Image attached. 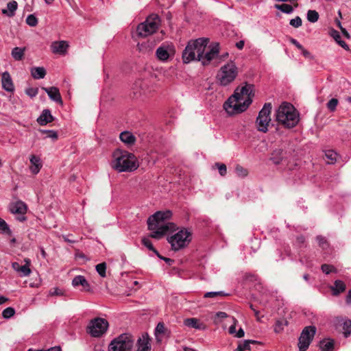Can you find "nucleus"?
Instances as JSON below:
<instances>
[{
    "mask_svg": "<svg viewBox=\"0 0 351 351\" xmlns=\"http://www.w3.org/2000/svg\"><path fill=\"white\" fill-rule=\"evenodd\" d=\"M18 3L16 1H11L7 4V9L2 10V14L12 17L15 15V12L17 10Z\"/></svg>",
    "mask_w": 351,
    "mask_h": 351,
    "instance_id": "a878e982",
    "label": "nucleus"
},
{
    "mask_svg": "<svg viewBox=\"0 0 351 351\" xmlns=\"http://www.w3.org/2000/svg\"><path fill=\"white\" fill-rule=\"evenodd\" d=\"M346 288V284L341 280H337L334 282V285L330 287V289L333 295H338L341 293L345 291Z\"/></svg>",
    "mask_w": 351,
    "mask_h": 351,
    "instance_id": "393cba45",
    "label": "nucleus"
},
{
    "mask_svg": "<svg viewBox=\"0 0 351 351\" xmlns=\"http://www.w3.org/2000/svg\"><path fill=\"white\" fill-rule=\"evenodd\" d=\"M72 285L75 287L80 285L82 286L84 290L88 291L90 289V285L84 276L78 275L75 276L72 280Z\"/></svg>",
    "mask_w": 351,
    "mask_h": 351,
    "instance_id": "b1692460",
    "label": "nucleus"
},
{
    "mask_svg": "<svg viewBox=\"0 0 351 351\" xmlns=\"http://www.w3.org/2000/svg\"><path fill=\"white\" fill-rule=\"evenodd\" d=\"M307 20L311 23H315L319 19V14L315 10H308L307 12Z\"/></svg>",
    "mask_w": 351,
    "mask_h": 351,
    "instance_id": "f704fd0d",
    "label": "nucleus"
},
{
    "mask_svg": "<svg viewBox=\"0 0 351 351\" xmlns=\"http://www.w3.org/2000/svg\"><path fill=\"white\" fill-rule=\"evenodd\" d=\"M134 338L129 333H123L114 339L108 346V351H130Z\"/></svg>",
    "mask_w": 351,
    "mask_h": 351,
    "instance_id": "0eeeda50",
    "label": "nucleus"
},
{
    "mask_svg": "<svg viewBox=\"0 0 351 351\" xmlns=\"http://www.w3.org/2000/svg\"><path fill=\"white\" fill-rule=\"evenodd\" d=\"M150 339L147 334L143 335L137 341V350L136 351H150Z\"/></svg>",
    "mask_w": 351,
    "mask_h": 351,
    "instance_id": "a211bd4d",
    "label": "nucleus"
},
{
    "mask_svg": "<svg viewBox=\"0 0 351 351\" xmlns=\"http://www.w3.org/2000/svg\"><path fill=\"white\" fill-rule=\"evenodd\" d=\"M254 85L245 83V86L238 87L233 95L224 103L223 108L229 115L241 113L251 104L254 96Z\"/></svg>",
    "mask_w": 351,
    "mask_h": 351,
    "instance_id": "f03ea898",
    "label": "nucleus"
},
{
    "mask_svg": "<svg viewBox=\"0 0 351 351\" xmlns=\"http://www.w3.org/2000/svg\"><path fill=\"white\" fill-rule=\"evenodd\" d=\"M227 295H228V294L222 291H209V292H206L204 293V298H216L218 297H224V296H227Z\"/></svg>",
    "mask_w": 351,
    "mask_h": 351,
    "instance_id": "72a5a7b5",
    "label": "nucleus"
},
{
    "mask_svg": "<svg viewBox=\"0 0 351 351\" xmlns=\"http://www.w3.org/2000/svg\"><path fill=\"white\" fill-rule=\"evenodd\" d=\"M15 313V310L12 307H7L2 312V316L5 319H9L12 317Z\"/></svg>",
    "mask_w": 351,
    "mask_h": 351,
    "instance_id": "4c0bfd02",
    "label": "nucleus"
},
{
    "mask_svg": "<svg viewBox=\"0 0 351 351\" xmlns=\"http://www.w3.org/2000/svg\"><path fill=\"white\" fill-rule=\"evenodd\" d=\"M322 271L325 273L326 274H329L331 272H336L337 269L333 265H328V264H323L321 266Z\"/></svg>",
    "mask_w": 351,
    "mask_h": 351,
    "instance_id": "ea45409f",
    "label": "nucleus"
},
{
    "mask_svg": "<svg viewBox=\"0 0 351 351\" xmlns=\"http://www.w3.org/2000/svg\"><path fill=\"white\" fill-rule=\"evenodd\" d=\"M112 167L118 172H132L139 166L136 157L125 150L117 149L112 154Z\"/></svg>",
    "mask_w": 351,
    "mask_h": 351,
    "instance_id": "20e7f679",
    "label": "nucleus"
},
{
    "mask_svg": "<svg viewBox=\"0 0 351 351\" xmlns=\"http://www.w3.org/2000/svg\"><path fill=\"white\" fill-rule=\"evenodd\" d=\"M50 295H62V291L60 289H58V288H55L53 291L50 292Z\"/></svg>",
    "mask_w": 351,
    "mask_h": 351,
    "instance_id": "680f3d73",
    "label": "nucleus"
},
{
    "mask_svg": "<svg viewBox=\"0 0 351 351\" xmlns=\"http://www.w3.org/2000/svg\"><path fill=\"white\" fill-rule=\"evenodd\" d=\"M132 90L135 98H141L147 93V84L143 80H137L134 84Z\"/></svg>",
    "mask_w": 351,
    "mask_h": 351,
    "instance_id": "2eb2a0df",
    "label": "nucleus"
},
{
    "mask_svg": "<svg viewBox=\"0 0 351 351\" xmlns=\"http://www.w3.org/2000/svg\"><path fill=\"white\" fill-rule=\"evenodd\" d=\"M25 51V48L16 47L12 49L11 55L15 60L19 61L23 58Z\"/></svg>",
    "mask_w": 351,
    "mask_h": 351,
    "instance_id": "c756f323",
    "label": "nucleus"
},
{
    "mask_svg": "<svg viewBox=\"0 0 351 351\" xmlns=\"http://www.w3.org/2000/svg\"><path fill=\"white\" fill-rule=\"evenodd\" d=\"M305 242V238L304 236L302 235H300V236H298L296 239V243L298 245H301L302 244H303Z\"/></svg>",
    "mask_w": 351,
    "mask_h": 351,
    "instance_id": "13d9d810",
    "label": "nucleus"
},
{
    "mask_svg": "<svg viewBox=\"0 0 351 351\" xmlns=\"http://www.w3.org/2000/svg\"><path fill=\"white\" fill-rule=\"evenodd\" d=\"M238 68L234 62H230L222 66L216 75L217 82L221 86L232 83L238 75Z\"/></svg>",
    "mask_w": 351,
    "mask_h": 351,
    "instance_id": "423d86ee",
    "label": "nucleus"
},
{
    "mask_svg": "<svg viewBox=\"0 0 351 351\" xmlns=\"http://www.w3.org/2000/svg\"><path fill=\"white\" fill-rule=\"evenodd\" d=\"M38 90L36 88H29L25 90L26 94L30 97H34L38 94Z\"/></svg>",
    "mask_w": 351,
    "mask_h": 351,
    "instance_id": "de8ad7c7",
    "label": "nucleus"
},
{
    "mask_svg": "<svg viewBox=\"0 0 351 351\" xmlns=\"http://www.w3.org/2000/svg\"><path fill=\"white\" fill-rule=\"evenodd\" d=\"M245 335L244 330L243 328H240L239 330L236 332L235 337L237 338L243 337Z\"/></svg>",
    "mask_w": 351,
    "mask_h": 351,
    "instance_id": "0e129e2a",
    "label": "nucleus"
},
{
    "mask_svg": "<svg viewBox=\"0 0 351 351\" xmlns=\"http://www.w3.org/2000/svg\"><path fill=\"white\" fill-rule=\"evenodd\" d=\"M160 19L157 15L153 14L147 18L146 21L140 23L136 28L138 36L147 37L154 32L158 28Z\"/></svg>",
    "mask_w": 351,
    "mask_h": 351,
    "instance_id": "9d476101",
    "label": "nucleus"
},
{
    "mask_svg": "<svg viewBox=\"0 0 351 351\" xmlns=\"http://www.w3.org/2000/svg\"><path fill=\"white\" fill-rule=\"evenodd\" d=\"M316 240L318 242L319 246H321L322 248H324V245H326V240L324 237L322 236H317L316 237Z\"/></svg>",
    "mask_w": 351,
    "mask_h": 351,
    "instance_id": "864d4df0",
    "label": "nucleus"
},
{
    "mask_svg": "<svg viewBox=\"0 0 351 351\" xmlns=\"http://www.w3.org/2000/svg\"><path fill=\"white\" fill-rule=\"evenodd\" d=\"M331 36L335 39V40L337 43V40H341V36L338 31L333 29L331 32Z\"/></svg>",
    "mask_w": 351,
    "mask_h": 351,
    "instance_id": "4d7b16f0",
    "label": "nucleus"
},
{
    "mask_svg": "<svg viewBox=\"0 0 351 351\" xmlns=\"http://www.w3.org/2000/svg\"><path fill=\"white\" fill-rule=\"evenodd\" d=\"M327 159L329 160L328 163H334L337 160V154L332 150H328L325 153Z\"/></svg>",
    "mask_w": 351,
    "mask_h": 351,
    "instance_id": "e433bc0d",
    "label": "nucleus"
},
{
    "mask_svg": "<svg viewBox=\"0 0 351 351\" xmlns=\"http://www.w3.org/2000/svg\"><path fill=\"white\" fill-rule=\"evenodd\" d=\"M289 41L295 45L299 50H301L304 47L295 38H290Z\"/></svg>",
    "mask_w": 351,
    "mask_h": 351,
    "instance_id": "5fc2aeb1",
    "label": "nucleus"
},
{
    "mask_svg": "<svg viewBox=\"0 0 351 351\" xmlns=\"http://www.w3.org/2000/svg\"><path fill=\"white\" fill-rule=\"evenodd\" d=\"M258 343V341L255 340H245L243 343L238 345L236 351L250 350V344H257Z\"/></svg>",
    "mask_w": 351,
    "mask_h": 351,
    "instance_id": "7c9ffc66",
    "label": "nucleus"
},
{
    "mask_svg": "<svg viewBox=\"0 0 351 351\" xmlns=\"http://www.w3.org/2000/svg\"><path fill=\"white\" fill-rule=\"evenodd\" d=\"M43 90L48 95L49 97L53 101L62 104V99L59 91V89L55 86L43 87Z\"/></svg>",
    "mask_w": 351,
    "mask_h": 351,
    "instance_id": "dca6fc26",
    "label": "nucleus"
},
{
    "mask_svg": "<svg viewBox=\"0 0 351 351\" xmlns=\"http://www.w3.org/2000/svg\"><path fill=\"white\" fill-rule=\"evenodd\" d=\"M191 241V233L185 228L180 230L168 239V241L174 251H178L186 247Z\"/></svg>",
    "mask_w": 351,
    "mask_h": 351,
    "instance_id": "6e6552de",
    "label": "nucleus"
},
{
    "mask_svg": "<svg viewBox=\"0 0 351 351\" xmlns=\"http://www.w3.org/2000/svg\"><path fill=\"white\" fill-rule=\"evenodd\" d=\"M0 233L5 234L9 236H11L12 234V230H10L9 226L6 223V221L0 217Z\"/></svg>",
    "mask_w": 351,
    "mask_h": 351,
    "instance_id": "473e14b6",
    "label": "nucleus"
},
{
    "mask_svg": "<svg viewBox=\"0 0 351 351\" xmlns=\"http://www.w3.org/2000/svg\"><path fill=\"white\" fill-rule=\"evenodd\" d=\"M287 158V152L282 149H276L273 151L271 156V160L272 162L278 165L284 160Z\"/></svg>",
    "mask_w": 351,
    "mask_h": 351,
    "instance_id": "6ab92c4d",
    "label": "nucleus"
},
{
    "mask_svg": "<svg viewBox=\"0 0 351 351\" xmlns=\"http://www.w3.org/2000/svg\"><path fill=\"white\" fill-rule=\"evenodd\" d=\"M316 331L317 328L315 326H308L304 328L298 339L299 351H306L308 348Z\"/></svg>",
    "mask_w": 351,
    "mask_h": 351,
    "instance_id": "f8f14e48",
    "label": "nucleus"
},
{
    "mask_svg": "<svg viewBox=\"0 0 351 351\" xmlns=\"http://www.w3.org/2000/svg\"><path fill=\"white\" fill-rule=\"evenodd\" d=\"M40 132L42 133L47 134V138H51L53 140H56L58 138V134L54 130H40Z\"/></svg>",
    "mask_w": 351,
    "mask_h": 351,
    "instance_id": "49530a36",
    "label": "nucleus"
},
{
    "mask_svg": "<svg viewBox=\"0 0 351 351\" xmlns=\"http://www.w3.org/2000/svg\"><path fill=\"white\" fill-rule=\"evenodd\" d=\"M289 24L293 27L298 28L302 24V19L300 16H296L290 20Z\"/></svg>",
    "mask_w": 351,
    "mask_h": 351,
    "instance_id": "37998d69",
    "label": "nucleus"
},
{
    "mask_svg": "<svg viewBox=\"0 0 351 351\" xmlns=\"http://www.w3.org/2000/svg\"><path fill=\"white\" fill-rule=\"evenodd\" d=\"M337 43L341 47H343V49L348 50L349 49V47L348 45H347V43L343 41V40H337Z\"/></svg>",
    "mask_w": 351,
    "mask_h": 351,
    "instance_id": "052dcab7",
    "label": "nucleus"
},
{
    "mask_svg": "<svg viewBox=\"0 0 351 351\" xmlns=\"http://www.w3.org/2000/svg\"><path fill=\"white\" fill-rule=\"evenodd\" d=\"M274 8L285 14H291L293 12V7L287 3L275 4Z\"/></svg>",
    "mask_w": 351,
    "mask_h": 351,
    "instance_id": "2f4dec72",
    "label": "nucleus"
},
{
    "mask_svg": "<svg viewBox=\"0 0 351 351\" xmlns=\"http://www.w3.org/2000/svg\"><path fill=\"white\" fill-rule=\"evenodd\" d=\"M109 327L108 322L101 317L91 319L86 328V332L92 337L99 338L106 333Z\"/></svg>",
    "mask_w": 351,
    "mask_h": 351,
    "instance_id": "1a4fd4ad",
    "label": "nucleus"
},
{
    "mask_svg": "<svg viewBox=\"0 0 351 351\" xmlns=\"http://www.w3.org/2000/svg\"><path fill=\"white\" fill-rule=\"evenodd\" d=\"M165 325L163 323H158L156 328V334H163L165 332Z\"/></svg>",
    "mask_w": 351,
    "mask_h": 351,
    "instance_id": "603ef678",
    "label": "nucleus"
},
{
    "mask_svg": "<svg viewBox=\"0 0 351 351\" xmlns=\"http://www.w3.org/2000/svg\"><path fill=\"white\" fill-rule=\"evenodd\" d=\"M2 88L7 92L12 93L14 90V86L10 74L5 71L1 74Z\"/></svg>",
    "mask_w": 351,
    "mask_h": 351,
    "instance_id": "f3484780",
    "label": "nucleus"
},
{
    "mask_svg": "<svg viewBox=\"0 0 351 351\" xmlns=\"http://www.w3.org/2000/svg\"><path fill=\"white\" fill-rule=\"evenodd\" d=\"M271 104L266 103L258 112L256 120V128L259 132L266 133L271 122Z\"/></svg>",
    "mask_w": 351,
    "mask_h": 351,
    "instance_id": "9b49d317",
    "label": "nucleus"
},
{
    "mask_svg": "<svg viewBox=\"0 0 351 351\" xmlns=\"http://www.w3.org/2000/svg\"><path fill=\"white\" fill-rule=\"evenodd\" d=\"M343 333L346 337H348L351 334V321L348 320L343 323Z\"/></svg>",
    "mask_w": 351,
    "mask_h": 351,
    "instance_id": "79ce46f5",
    "label": "nucleus"
},
{
    "mask_svg": "<svg viewBox=\"0 0 351 351\" xmlns=\"http://www.w3.org/2000/svg\"><path fill=\"white\" fill-rule=\"evenodd\" d=\"M9 210L14 215H17L16 219L19 221H25L27 218L25 215L27 213V204L21 200L12 202L9 205Z\"/></svg>",
    "mask_w": 351,
    "mask_h": 351,
    "instance_id": "ddd939ff",
    "label": "nucleus"
},
{
    "mask_svg": "<svg viewBox=\"0 0 351 351\" xmlns=\"http://www.w3.org/2000/svg\"><path fill=\"white\" fill-rule=\"evenodd\" d=\"M26 23L30 27H35L38 24V19L34 14H29L26 18Z\"/></svg>",
    "mask_w": 351,
    "mask_h": 351,
    "instance_id": "a19ab883",
    "label": "nucleus"
},
{
    "mask_svg": "<svg viewBox=\"0 0 351 351\" xmlns=\"http://www.w3.org/2000/svg\"><path fill=\"white\" fill-rule=\"evenodd\" d=\"M276 120L283 127L291 129L298 125L300 114L292 104L283 102L276 111Z\"/></svg>",
    "mask_w": 351,
    "mask_h": 351,
    "instance_id": "39448f33",
    "label": "nucleus"
},
{
    "mask_svg": "<svg viewBox=\"0 0 351 351\" xmlns=\"http://www.w3.org/2000/svg\"><path fill=\"white\" fill-rule=\"evenodd\" d=\"M171 216L170 210L158 211L151 215L147 219L148 229L152 231L149 237L160 239L168 232L175 230L176 225L167 221Z\"/></svg>",
    "mask_w": 351,
    "mask_h": 351,
    "instance_id": "7ed1b4c3",
    "label": "nucleus"
},
{
    "mask_svg": "<svg viewBox=\"0 0 351 351\" xmlns=\"http://www.w3.org/2000/svg\"><path fill=\"white\" fill-rule=\"evenodd\" d=\"M346 301L348 304H351V289L348 293V295L346 298Z\"/></svg>",
    "mask_w": 351,
    "mask_h": 351,
    "instance_id": "338daca9",
    "label": "nucleus"
},
{
    "mask_svg": "<svg viewBox=\"0 0 351 351\" xmlns=\"http://www.w3.org/2000/svg\"><path fill=\"white\" fill-rule=\"evenodd\" d=\"M338 103H339L338 99L336 98H332V99H330L326 104L328 109L330 112L335 111L336 108L338 105Z\"/></svg>",
    "mask_w": 351,
    "mask_h": 351,
    "instance_id": "58836bf2",
    "label": "nucleus"
},
{
    "mask_svg": "<svg viewBox=\"0 0 351 351\" xmlns=\"http://www.w3.org/2000/svg\"><path fill=\"white\" fill-rule=\"evenodd\" d=\"M236 47L239 49H242L244 47V42L243 40H240L239 42L236 43Z\"/></svg>",
    "mask_w": 351,
    "mask_h": 351,
    "instance_id": "774afa93",
    "label": "nucleus"
},
{
    "mask_svg": "<svg viewBox=\"0 0 351 351\" xmlns=\"http://www.w3.org/2000/svg\"><path fill=\"white\" fill-rule=\"evenodd\" d=\"M300 51H301V53H302V55L306 58H308V59H313V56L311 55V53L308 50L304 49V47Z\"/></svg>",
    "mask_w": 351,
    "mask_h": 351,
    "instance_id": "6e6d98bb",
    "label": "nucleus"
},
{
    "mask_svg": "<svg viewBox=\"0 0 351 351\" xmlns=\"http://www.w3.org/2000/svg\"><path fill=\"white\" fill-rule=\"evenodd\" d=\"M184 324L187 327L197 330H204L206 328V326L204 323L201 322L198 319L194 317L184 319Z\"/></svg>",
    "mask_w": 351,
    "mask_h": 351,
    "instance_id": "4be33fe9",
    "label": "nucleus"
},
{
    "mask_svg": "<svg viewBox=\"0 0 351 351\" xmlns=\"http://www.w3.org/2000/svg\"><path fill=\"white\" fill-rule=\"evenodd\" d=\"M319 347L322 351H333L334 341L331 339H324L319 341Z\"/></svg>",
    "mask_w": 351,
    "mask_h": 351,
    "instance_id": "cd10ccee",
    "label": "nucleus"
},
{
    "mask_svg": "<svg viewBox=\"0 0 351 351\" xmlns=\"http://www.w3.org/2000/svg\"><path fill=\"white\" fill-rule=\"evenodd\" d=\"M12 267L17 272H20L21 276H27L30 274L31 270L27 265H21L19 263H12Z\"/></svg>",
    "mask_w": 351,
    "mask_h": 351,
    "instance_id": "bb28decb",
    "label": "nucleus"
},
{
    "mask_svg": "<svg viewBox=\"0 0 351 351\" xmlns=\"http://www.w3.org/2000/svg\"><path fill=\"white\" fill-rule=\"evenodd\" d=\"M142 243L143 245H145L146 247H147L149 250H151V251L154 250V247L153 246L152 241L149 239L143 238L142 239Z\"/></svg>",
    "mask_w": 351,
    "mask_h": 351,
    "instance_id": "09e8293b",
    "label": "nucleus"
},
{
    "mask_svg": "<svg viewBox=\"0 0 351 351\" xmlns=\"http://www.w3.org/2000/svg\"><path fill=\"white\" fill-rule=\"evenodd\" d=\"M31 75L34 79H43L46 75V70L43 66L32 67L31 69Z\"/></svg>",
    "mask_w": 351,
    "mask_h": 351,
    "instance_id": "c85d7f7f",
    "label": "nucleus"
},
{
    "mask_svg": "<svg viewBox=\"0 0 351 351\" xmlns=\"http://www.w3.org/2000/svg\"><path fill=\"white\" fill-rule=\"evenodd\" d=\"M216 317L219 319H224L228 317V314L225 312L219 311L216 313Z\"/></svg>",
    "mask_w": 351,
    "mask_h": 351,
    "instance_id": "bf43d9fd",
    "label": "nucleus"
},
{
    "mask_svg": "<svg viewBox=\"0 0 351 351\" xmlns=\"http://www.w3.org/2000/svg\"><path fill=\"white\" fill-rule=\"evenodd\" d=\"M231 319H232L233 324L229 328V332H230V334H232V335L234 334V333L236 334V332H237V331H236V324H237V321L233 317H231Z\"/></svg>",
    "mask_w": 351,
    "mask_h": 351,
    "instance_id": "3c124183",
    "label": "nucleus"
},
{
    "mask_svg": "<svg viewBox=\"0 0 351 351\" xmlns=\"http://www.w3.org/2000/svg\"><path fill=\"white\" fill-rule=\"evenodd\" d=\"M36 351H62L60 346H54L47 350H38Z\"/></svg>",
    "mask_w": 351,
    "mask_h": 351,
    "instance_id": "e2e57ef3",
    "label": "nucleus"
},
{
    "mask_svg": "<svg viewBox=\"0 0 351 351\" xmlns=\"http://www.w3.org/2000/svg\"><path fill=\"white\" fill-rule=\"evenodd\" d=\"M96 271L100 276L104 278L106 276V263H101L96 265Z\"/></svg>",
    "mask_w": 351,
    "mask_h": 351,
    "instance_id": "c9c22d12",
    "label": "nucleus"
},
{
    "mask_svg": "<svg viewBox=\"0 0 351 351\" xmlns=\"http://www.w3.org/2000/svg\"><path fill=\"white\" fill-rule=\"evenodd\" d=\"M68 47L69 45L64 40L53 42L51 45L52 52L59 54H64Z\"/></svg>",
    "mask_w": 351,
    "mask_h": 351,
    "instance_id": "aec40b11",
    "label": "nucleus"
},
{
    "mask_svg": "<svg viewBox=\"0 0 351 351\" xmlns=\"http://www.w3.org/2000/svg\"><path fill=\"white\" fill-rule=\"evenodd\" d=\"M54 120V117L52 116L51 111L48 109L43 110L40 117L37 119V122L40 125H45L49 123L52 122Z\"/></svg>",
    "mask_w": 351,
    "mask_h": 351,
    "instance_id": "412c9836",
    "label": "nucleus"
},
{
    "mask_svg": "<svg viewBox=\"0 0 351 351\" xmlns=\"http://www.w3.org/2000/svg\"><path fill=\"white\" fill-rule=\"evenodd\" d=\"M219 171V174L221 176H224L227 173V168L225 164L217 162L215 165Z\"/></svg>",
    "mask_w": 351,
    "mask_h": 351,
    "instance_id": "a18cd8bd",
    "label": "nucleus"
},
{
    "mask_svg": "<svg viewBox=\"0 0 351 351\" xmlns=\"http://www.w3.org/2000/svg\"><path fill=\"white\" fill-rule=\"evenodd\" d=\"M209 40L206 38H199L195 40L189 42L182 53V60L184 63L197 60L204 66L208 65L213 60L217 58L219 53V44H213L209 51H206Z\"/></svg>",
    "mask_w": 351,
    "mask_h": 351,
    "instance_id": "f257e3e1",
    "label": "nucleus"
},
{
    "mask_svg": "<svg viewBox=\"0 0 351 351\" xmlns=\"http://www.w3.org/2000/svg\"><path fill=\"white\" fill-rule=\"evenodd\" d=\"M30 162L33 166L39 167L41 166L40 158L34 155L30 157Z\"/></svg>",
    "mask_w": 351,
    "mask_h": 351,
    "instance_id": "8fccbe9b",
    "label": "nucleus"
},
{
    "mask_svg": "<svg viewBox=\"0 0 351 351\" xmlns=\"http://www.w3.org/2000/svg\"><path fill=\"white\" fill-rule=\"evenodd\" d=\"M174 52L175 49L173 45L162 44L156 49V56L158 60L164 62L167 61Z\"/></svg>",
    "mask_w": 351,
    "mask_h": 351,
    "instance_id": "4468645a",
    "label": "nucleus"
},
{
    "mask_svg": "<svg viewBox=\"0 0 351 351\" xmlns=\"http://www.w3.org/2000/svg\"><path fill=\"white\" fill-rule=\"evenodd\" d=\"M119 138L128 146L134 145L136 141V137L129 131L122 132L119 135Z\"/></svg>",
    "mask_w": 351,
    "mask_h": 351,
    "instance_id": "5701e85b",
    "label": "nucleus"
},
{
    "mask_svg": "<svg viewBox=\"0 0 351 351\" xmlns=\"http://www.w3.org/2000/svg\"><path fill=\"white\" fill-rule=\"evenodd\" d=\"M40 167H41V166H39V167L34 166L31 168V171L34 174H36L39 172Z\"/></svg>",
    "mask_w": 351,
    "mask_h": 351,
    "instance_id": "69168bd1",
    "label": "nucleus"
},
{
    "mask_svg": "<svg viewBox=\"0 0 351 351\" xmlns=\"http://www.w3.org/2000/svg\"><path fill=\"white\" fill-rule=\"evenodd\" d=\"M235 172L238 176L244 177L247 174V171L240 165H237L235 167Z\"/></svg>",
    "mask_w": 351,
    "mask_h": 351,
    "instance_id": "c03bdc74",
    "label": "nucleus"
}]
</instances>
